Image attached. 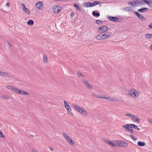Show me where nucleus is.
Returning <instances> with one entry per match:
<instances>
[{"mask_svg": "<svg viewBox=\"0 0 152 152\" xmlns=\"http://www.w3.org/2000/svg\"><path fill=\"white\" fill-rule=\"evenodd\" d=\"M138 11L140 12H147L148 11V8H143L138 10Z\"/></svg>", "mask_w": 152, "mask_h": 152, "instance_id": "obj_17", "label": "nucleus"}, {"mask_svg": "<svg viewBox=\"0 0 152 152\" xmlns=\"http://www.w3.org/2000/svg\"><path fill=\"white\" fill-rule=\"evenodd\" d=\"M92 96H93L94 97H96L99 98H101L103 99V97H104V96H100L99 95H98L96 94H92Z\"/></svg>", "mask_w": 152, "mask_h": 152, "instance_id": "obj_22", "label": "nucleus"}, {"mask_svg": "<svg viewBox=\"0 0 152 152\" xmlns=\"http://www.w3.org/2000/svg\"><path fill=\"white\" fill-rule=\"evenodd\" d=\"M137 145L140 146H143L145 145V143L144 142L139 141L137 142Z\"/></svg>", "mask_w": 152, "mask_h": 152, "instance_id": "obj_25", "label": "nucleus"}, {"mask_svg": "<svg viewBox=\"0 0 152 152\" xmlns=\"http://www.w3.org/2000/svg\"><path fill=\"white\" fill-rule=\"evenodd\" d=\"M122 10L124 11H126V10L128 11H130L132 10V7H124L122 8Z\"/></svg>", "mask_w": 152, "mask_h": 152, "instance_id": "obj_24", "label": "nucleus"}, {"mask_svg": "<svg viewBox=\"0 0 152 152\" xmlns=\"http://www.w3.org/2000/svg\"><path fill=\"white\" fill-rule=\"evenodd\" d=\"M128 95L132 98L137 97L139 96V93L134 90L132 89L129 91Z\"/></svg>", "mask_w": 152, "mask_h": 152, "instance_id": "obj_4", "label": "nucleus"}, {"mask_svg": "<svg viewBox=\"0 0 152 152\" xmlns=\"http://www.w3.org/2000/svg\"><path fill=\"white\" fill-rule=\"evenodd\" d=\"M27 23L28 25H32L34 24V21L31 20H29L27 22Z\"/></svg>", "mask_w": 152, "mask_h": 152, "instance_id": "obj_30", "label": "nucleus"}, {"mask_svg": "<svg viewBox=\"0 0 152 152\" xmlns=\"http://www.w3.org/2000/svg\"><path fill=\"white\" fill-rule=\"evenodd\" d=\"M138 4H137V6H140V5L143 4L144 0H138Z\"/></svg>", "mask_w": 152, "mask_h": 152, "instance_id": "obj_29", "label": "nucleus"}, {"mask_svg": "<svg viewBox=\"0 0 152 152\" xmlns=\"http://www.w3.org/2000/svg\"><path fill=\"white\" fill-rule=\"evenodd\" d=\"M145 37L146 39H148L151 38V35L150 34H146L145 35Z\"/></svg>", "mask_w": 152, "mask_h": 152, "instance_id": "obj_37", "label": "nucleus"}, {"mask_svg": "<svg viewBox=\"0 0 152 152\" xmlns=\"http://www.w3.org/2000/svg\"><path fill=\"white\" fill-rule=\"evenodd\" d=\"M148 5L152 7V1L151 0H150V2Z\"/></svg>", "mask_w": 152, "mask_h": 152, "instance_id": "obj_45", "label": "nucleus"}, {"mask_svg": "<svg viewBox=\"0 0 152 152\" xmlns=\"http://www.w3.org/2000/svg\"><path fill=\"white\" fill-rule=\"evenodd\" d=\"M13 91L15 92L16 93L19 94V91H20V90H19L18 89L16 88L15 87H14V88H13Z\"/></svg>", "mask_w": 152, "mask_h": 152, "instance_id": "obj_33", "label": "nucleus"}, {"mask_svg": "<svg viewBox=\"0 0 152 152\" xmlns=\"http://www.w3.org/2000/svg\"><path fill=\"white\" fill-rule=\"evenodd\" d=\"M76 74L77 76L79 78L85 77V76L81 72H77Z\"/></svg>", "mask_w": 152, "mask_h": 152, "instance_id": "obj_18", "label": "nucleus"}, {"mask_svg": "<svg viewBox=\"0 0 152 152\" xmlns=\"http://www.w3.org/2000/svg\"><path fill=\"white\" fill-rule=\"evenodd\" d=\"M75 15V14L73 12H72L71 14V17H73Z\"/></svg>", "mask_w": 152, "mask_h": 152, "instance_id": "obj_49", "label": "nucleus"}, {"mask_svg": "<svg viewBox=\"0 0 152 152\" xmlns=\"http://www.w3.org/2000/svg\"><path fill=\"white\" fill-rule=\"evenodd\" d=\"M102 34H98L96 37V39L98 40H102Z\"/></svg>", "mask_w": 152, "mask_h": 152, "instance_id": "obj_20", "label": "nucleus"}, {"mask_svg": "<svg viewBox=\"0 0 152 152\" xmlns=\"http://www.w3.org/2000/svg\"><path fill=\"white\" fill-rule=\"evenodd\" d=\"M103 99H108V100L112 101H116L118 100V99L115 98H112L111 97H105L104 96Z\"/></svg>", "mask_w": 152, "mask_h": 152, "instance_id": "obj_14", "label": "nucleus"}, {"mask_svg": "<svg viewBox=\"0 0 152 152\" xmlns=\"http://www.w3.org/2000/svg\"><path fill=\"white\" fill-rule=\"evenodd\" d=\"M32 152H37V151L35 150H33Z\"/></svg>", "mask_w": 152, "mask_h": 152, "instance_id": "obj_57", "label": "nucleus"}, {"mask_svg": "<svg viewBox=\"0 0 152 152\" xmlns=\"http://www.w3.org/2000/svg\"><path fill=\"white\" fill-rule=\"evenodd\" d=\"M63 134L66 139L67 141L71 145H73L74 144V141L72 140L68 135L65 132H63Z\"/></svg>", "mask_w": 152, "mask_h": 152, "instance_id": "obj_6", "label": "nucleus"}, {"mask_svg": "<svg viewBox=\"0 0 152 152\" xmlns=\"http://www.w3.org/2000/svg\"><path fill=\"white\" fill-rule=\"evenodd\" d=\"M134 13L136 16H137L138 17V18L140 19H141L140 18L142 16V15L140 14L138 12H137V11L134 12Z\"/></svg>", "mask_w": 152, "mask_h": 152, "instance_id": "obj_28", "label": "nucleus"}, {"mask_svg": "<svg viewBox=\"0 0 152 152\" xmlns=\"http://www.w3.org/2000/svg\"><path fill=\"white\" fill-rule=\"evenodd\" d=\"M87 87V88L89 89L90 88L91 89H92L93 88V87L91 86L90 83L89 85H88Z\"/></svg>", "mask_w": 152, "mask_h": 152, "instance_id": "obj_43", "label": "nucleus"}, {"mask_svg": "<svg viewBox=\"0 0 152 152\" xmlns=\"http://www.w3.org/2000/svg\"><path fill=\"white\" fill-rule=\"evenodd\" d=\"M125 115L130 117L132 119L133 115L129 113H127Z\"/></svg>", "mask_w": 152, "mask_h": 152, "instance_id": "obj_38", "label": "nucleus"}, {"mask_svg": "<svg viewBox=\"0 0 152 152\" xmlns=\"http://www.w3.org/2000/svg\"><path fill=\"white\" fill-rule=\"evenodd\" d=\"M135 5H137V4H138V0H136L135 1H133Z\"/></svg>", "mask_w": 152, "mask_h": 152, "instance_id": "obj_48", "label": "nucleus"}, {"mask_svg": "<svg viewBox=\"0 0 152 152\" xmlns=\"http://www.w3.org/2000/svg\"><path fill=\"white\" fill-rule=\"evenodd\" d=\"M107 18L110 21L114 22H120L121 21V19L116 17L108 16Z\"/></svg>", "mask_w": 152, "mask_h": 152, "instance_id": "obj_7", "label": "nucleus"}, {"mask_svg": "<svg viewBox=\"0 0 152 152\" xmlns=\"http://www.w3.org/2000/svg\"><path fill=\"white\" fill-rule=\"evenodd\" d=\"M21 4H22V5L23 6V8H24V6H25V5H24V4H23V3H21Z\"/></svg>", "mask_w": 152, "mask_h": 152, "instance_id": "obj_56", "label": "nucleus"}, {"mask_svg": "<svg viewBox=\"0 0 152 152\" xmlns=\"http://www.w3.org/2000/svg\"><path fill=\"white\" fill-rule=\"evenodd\" d=\"M1 71H0V75H1Z\"/></svg>", "mask_w": 152, "mask_h": 152, "instance_id": "obj_60", "label": "nucleus"}, {"mask_svg": "<svg viewBox=\"0 0 152 152\" xmlns=\"http://www.w3.org/2000/svg\"><path fill=\"white\" fill-rule=\"evenodd\" d=\"M109 28L106 26H104L99 27L97 28L98 31L99 33H104L109 30Z\"/></svg>", "mask_w": 152, "mask_h": 152, "instance_id": "obj_5", "label": "nucleus"}, {"mask_svg": "<svg viewBox=\"0 0 152 152\" xmlns=\"http://www.w3.org/2000/svg\"><path fill=\"white\" fill-rule=\"evenodd\" d=\"M53 10L56 13H58L61 10V7L59 5L54 6L53 8Z\"/></svg>", "mask_w": 152, "mask_h": 152, "instance_id": "obj_8", "label": "nucleus"}, {"mask_svg": "<svg viewBox=\"0 0 152 152\" xmlns=\"http://www.w3.org/2000/svg\"><path fill=\"white\" fill-rule=\"evenodd\" d=\"M23 10L27 14L29 15L30 14V12L28 9L26 8L25 6L24 7V8H23Z\"/></svg>", "mask_w": 152, "mask_h": 152, "instance_id": "obj_19", "label": "nucleus"}, {"mask_svg": "<svg viewBox=\"0 0 152 152\" xmlns=\"http://www.w3.org/2000/svg\"><path fill=\"white\" fill-rule=\"evenodd\" d=\"M19 91V94L22 95H29V94L26 91H24L23 90H20Z\"/></svg>", "mask_w": 152, "mask_h": 152, "instance_id": "obj_21", "label": "nucleus"}, {"mask_svg": "<svg viewBox=\"0 0 152 152\" xmlns=\"http://www.w3.org/2000/svg\"><path fill=\"white\" fill-rule=\"evenodd\" d=\"M8 44L11 47H12V44H11L9 43V42H7Z\"/></svg>", "mask_w": 152, "mask_h": 152, "instance_id": "obj_55", "label": "nucleus"}, {"mask_svg": "<svg viewBox=\"0 0 152 152\" xmlns=\"http://www.w3.org/2000/svg\"><path fill=\"white\" fill-rule=\"evenodd\" d=\"M0 137L4 138V136L2 134L1 132H0Z\"/></svg>", "mask_w": 152, "mask_h": 152, "instance_id": "obj_46", "label": "nucleus"}, {"mask_svg": "<svg viewBox=\"0 0 152 152\" xmlns=\"http://www.w3.org/2000/svg\"><path fill=\"white\" fill-rule=\"evenodd\" d=\"M66 108L67 110L68 113L69 115H73V114L71 112V109L69 105H64Z\"/></svg>", "mask_w": 152, "mask_h": 152, "instance_id": "obj_10", "label": "nucleus"}, {"mask_svg": "<svg viewBox=\"0 0 152 152\" xmlns=\"http://www.w3.org/2000/svg\"><path fill=\"white\" fill-rule=\"evenodd\" d=\"M130 136L132 139L134 140H136L137 139V138L134 136L133 135H130Z\"/></svg>", "mask_w": 152, "mask_h": 152, "instance_id": "obj_42", "label": "nucleus"}, {"mask_svg": "<svg viewBox=\"0 0 152 152\" xmlns=\"http://www.w3.org/2000/svg\"><path fill=\"white\" fill-rule=\"evenodd\" d=\"M83 83L87 87L88 85H89L90 83L87 81V80L84 79L83 80Z\"/></svg>", "mask_w": 152, "mask_h": 152, "instance_id": "obj_32", "label": "nucleus"}, {"mask_svg": "<svg viewBox=\"0 0 152 152\" xmlns=\"http://www.w3.org/2000/svg\"><path fill=\"white\" fill-rule=\"evenodd\" d=\"M133 117L132 118V119L133 121H135L137 123H139V118H138L136 116L133 115Z\"/></svg>", "mask_w": 152, "mask_h": 152, "instance_id": "obj_16", "label": "nucleus"}, {"mask_svg": "<svg viewBox=\"0 0 152 152\" xmlns=\"http://www.w3.org/2000/svg\"><path fill=\"white\" fill-rule=\"evenodd\" d=\"M74 6L79 11H81V9L80 8V7H79V6L77 4H74Z\"/></svg>", "mask_w": 152, "mask_h": 152, "instance_id": "obj_36", "label": "nucleus"}, {"mask_svg": "<svg viewBox=\"0 0 152 152\" xmlns=\"http://www.w3.org/2000/svg\"><path fill=\"white\" fill-rule=\"evenodd\" d=\"M92 14L95 17H99L100 15V14L99 12H96L95 11L92 12Z\"/></svg>", "mask_w": 152, "mask_h": 152, "instance_id": "obj_23", "label": "nucleus"}, {"mask_svg": "<svg viewBox=\"0 0 152 152\" xmlns=\"http://www.w3.org/2000/svg\"><path fill=\"white\" fill-rule=\"evenodd\" d=\"M50 148V150L52 151H53L54 150V149L53 148H52V147H49Z\"/></svg>", "mask_w": 152, "mask_h": 152, "instance_id": "obj_53", "label": "nucleus"}, {"mask_svg": "<svg viewBox=\"0 0 152 152\" xmlns=\"http://www.w3.org/2000/svg\"><path fill=\"white\" fill-rule=\"evenodd\" d=\"M149 121L152 124V119H148Z\"/></svg>", "mask_w": 152, "mask_h": 152, "instance_id": "obj_52", "label": "nucleus"}, {"mask_svg": "<svg viewBox=\"0 0 152 152\" xmlns=\"http://www.w3.org/2000/svg\"><path fill=\"white\" fill-rule=\"evenodd\" d=\"M129 132H130V133H131V134H133L134 133L133 131V129H132V128H130V129L129 130Z\"/></svg>", "mask_w": 152, "mask_h": 152, "instance_id": "obj_47", "label": "nucleus"}, {"mask_svg": "<svg viewBox=\"0 0 152 152\" xmlns=\"http://www.w3.org/2000/svg\"><path fill=\"white\" fill-rule=\"evenodd\" d=\"M111 35V33L107 32L102 34V39H105L109 38Z\"/></svg>", "mask_w": 152, "mask_h": 152, "instance_id": "obj_9", "label": "nucleus"}, {"mask_svg": "<svg viewBox=\"0 0 152 152\" xmlns=\"http://www.w3.org/2000/svg\"><path fill=\"white\" fill-rule=\"evenodd\" d=\"M131 125H132V126L135 129H137L138 130H140V129H139L137 126H136L135 125L133 124H131Z\"/></svg>", "mask_w": 152, "mask_h": 152, "instance_id": "obj_39", "label": "nucleus"}, {"mask_svg": "<svg viewBox=\"0 0 152 152\" xmlns=\"http://www.w3.org/2000/svg\"><path fill=\"white\" fill-rule=\"evenodd\" d=\"M43 60L44 63H47L48 58L47 56L46 55H44L43 56Z\"/></svg>", "mask_w": 152, "mask_h": 152, "instance_id": "obj_26", "label": "nucleus"}, {"mask_svg": "<svg viewBox=\"0 0 152 152\" xmlns=\"http://www.w3.org/2000/svg\"><path fill=\"white\" fill-rule=\"evenodd\" d=\"M83 6L85 7H93V4L90 2H85L83 4Z\"/></svg>", "mask_w": 152, "mask_h": 152, "instance_id": "obj_11", "label": "nucleus"}, {"mask_svg": "<svg viewBox=\"0 0 152 152\" xmlns=\"http://www.w3.org/2000/svg\"><path fill=\"white\" fill-rule=\"evenodd\" d=\"M64 104H68L66 101H64Z\"/></svg>", "mask_w": 152, "mask_h": 152, "instance_id": "obj_54", "label": "nucleus"}, {"mask_svg": "<svg viewBox=\"0 0 152 152\" xmlns=\"http://www.w3.org/2000/svg\"><path fill=\"white\" fill-rule=\"evenodd\" d=\"M1 97L3 99H4L6 100H8L10 99V97L8 96L5 95H2L1 96Z\"/></svg>", "mask_w": 152, "mask_h": 152, "instance_id": "obj_27", "label": "nucleus"}, {"mask_svg": "<svg viewBox=\"0 0 152 152\" xmlns=\"http://www.w3.org/2000/svg\"><path fill=\"white\" fill-rule=\"evenodd\" d=\"M6 6H7L8 7H10V3H9V2L7 3L6 4Z\"/></svg>", "mask_w": 152, "mask_h": 152, "instance_id": "obj_51", "label": "nucleus"}, {"mask_svg": "<svg viewBox=\"0 0 152 152\" xmlns=\"http://www.w3.org/2000/svg\"><path fill=\"white\" fill-rule=\"evenodd\" d=\"M116 146L121 148L123 147L125 148L128 145L127 143L125 142L124 141H120L119 140H116Z\"/></svg>", "mask_w": 152, "mask_h": 152, "instance_id": "obj_3", "label": "nucleus"}, {"mask_svg": "<svg viewBox=\"0 0 152 152\" xmlns=\"http://www.w3.org/2000/svg\"><path fill=\"white\" fill-rule=\"evenodd\" d=\"M128 4L129 6H134V3L133 1H130L128 2Z\"/></svg>", "mask_w": 152, "mask_h": 152, "instance_id": "obj_41", "label": "nucleus"}, {"mask_svg": "<svg viewBox=\"0 0 152 152\" xmlns=\"http://www.w3.org/2000/svg\"><path fill=\"white\" fill-rule=\"evenodd\" d=\"M131 124H127L125 125H123L122 126L127 130H129L130 128H132Z\"/></svg>", "mask_w": 152, "mask_h": 152, "instance_id": "obj_13", "label": "nucleus"}, {"mask_svg": "<svg viewBox=\"0 0 152 152\" xmlns=\"http://www.w3.org/2000/svg\"><path fill=\"white\" fill-rule=\"evenodd\" d=\"M148 27L149 28L152 29V23L149 25Z\"/></svg>", "mask_w": 152, "mask_h": 152, "instance_id": "obj_50", "label": "nucleus"}, {"mask_svg": "<svg viewBox=\"0 0 152 152\" xmlns=\"http://www.w3.org/2000/svg\"><path fill=\"white\" fill-rule=\"evenodd\" d=\"M100 3V2L99 1H94V2L92 4H93V6L94 7V6L97 5L99 4Z\"/></svg>", "mask_w": 152, "mask_h": 152, "instance_id": "obj_35", "label": "nucleus"}, {"mask_svg": "<svg viewBox=\"0 0 152 152\" xmlns=\"http://www.w3.org/2000/svg\"><path fill=\"white\" fill-rule=\"evenodd\" d=\"M14 86H6V87L7 88L9 89H10L11 90H13V89L14 88Z\"/></svg>", "mask_w": 152, "mask_h": 152, "instance_id": "obj_34", "label": "nucleus"}, {"mask_svg": "<svg viewBox=\"0 0 152 152\" xmlns=\"http://www.w3.org/2000/svg\"><path fill=\"white\" fill-rule=\"evenodd\" d=\"M142 16L140 18L141 19H140L142 20H146V18L145 17L143 16L142 15Z\"/></svg>", "mask_w": 152, "mask_h": 152, "instance_id": "obj_40", "label": "nucleus"}, {"mask_svg": "<svg viewBox=\"0 0 152 152\" xmlns=\"http://www.w3.org/2000/svg\"><path fill=\"white\" fill-rule=\"evenodd\" d=\"M150 49L152 50V45H151L150 47Z\"/></svg>", "mask_w": 152, "mask_h": 152, "instance_id": "obj_58", "label": "nucleus"}, {"mask_svg": "<svg viewBox=\"0 0 152 152\" xmlns=\"http://www.w3.org/2000/svg\"><path fill=\"white\" fill-rule=\"evenodd\" d=\"M150 35H151V38H152V34H150Z\"/></svg>", "mask_w": 152, "mask_h": 152, "instance_id": "obj_59", "label": "nucleus"}, {"mask_svg": "<svg viewBox=\"0 0 152 152\" xmlns=\"http://www.w3.org/2000/svg\"><path fill=\"white\" fill-rule=\"evenodd\" d=\"M102 140L105 143L112 147L116 146V140L109 141L107 139L104 138H102Z\"/></svg>", "mask_w": 152, "mask_h": 152, "instance_id": "obj_2", "label": "nucleus"}, {"mask_svg": "<svg viewBox=\"0 0 152 152\" xmlns=\"http://www.w3.org/2000/svg\"><path fill=\"white\" fill-rule=\"evenodd\" d=\"M1 75L2 76H5L8 78L12 77V75H10L7 72H1Z\"/></svg>", "mask_w": 152, "mask_h": 152, "instance_id": "obj_15", "label": "nucleus"}, {"mask_svg": "<svg viewBox=\"0 0 152 152\" xmlns=\"http://www.w3.org/2000/svg\"><path fill=\"white\" fill-rule=\"evenodd\" d=\"M37 8L39 9H42L43 7V3L41 2H38L36 4Z\"/></svg>", "mask_w": 152, "mask_h": 152, "instance_id": "obj_12", "label": "nucleus"}, {"mask_svg": "<svg viewBox=\"0 0 152 152\" xmlns=\"http://www.w3.org/2000/svg\"><path fill=\"white\" fill-rule=\"evenodd\" d=\"M150 2V0L148 1V0H144V3H146L148 5Z\"/></svg>", "mask_w": 152, "mask_h": 152, "instance_id": "obj_44", "label": "nucleus"}, {"mask_svg": "<svg viewBox=\"0 0 152 152\" xmlns=\"http://www.w3.org/2000/svg\"><path fill=\"white\" fill-rule=\"evenodd\" d=\"M73 106L75 109L76 110H77L81 114H83L85 116H86L88 115V113L83 108L79 107H77V105H73Z\"/></svg>", "mask_w": 152, "mask_h": 152, "instance_id": "obj_1", "label": "nucleus"}, {"mask_svg": "<svg viewBox=\"0 0 152 152\" xmlns=\"http://www.w3.org/2000/svg\"><path fill=\"white\" fill-rule=\"evenodd\" d=\"M103 23L104 22L103 21L98 20H97L96 21V23L99 25H101L103 24Z\"/></svg>", "mask_w": 152, "mask_h": 152, "instance_id": "obj_31", "label": "nucleus"}]
</instances>
